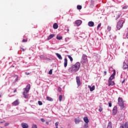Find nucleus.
Wrapping results in <instances>:
<instances>
[{"mask_svg":"<svg viewBox=\"0 0 128 128\" xmlns=\"http://www.w3.org/2000/svg\"><path fill=\"white\" fill-rule=\"evenodd\" d=\"M80 68V63L77 62L75 64L72 65V66L69 68L68 70L70 72H76L78 71Z\"/></svg>","mask_w":128,"mask_h":128,"instance_id":"1","label":"nucleus"},{"mask_svg":"<svg viewBox=\"0 0 128 128\" xmlns=\"http://www.w3.org/2000/svg\"><path fill=\"white\" fill-rule=\"evenodd\" d=\"M24 92H23V96L24 98H28V93L30 90V84H28L26 88H24Z\"/></svg>","mask_w":128,"mask_h":128,"instance_id":"2","label":"nucleus"},{"mask_svg":"<svg viewBox=\"0 0 128 128\" xmlns=\"http://www.w3.org/2000/svg\"><path fill=\"white\" fill-rule=\"evenodd\" d=\"M124 19L120 20L117 23L116 28L118 30H120L124 26Z\"/></svg>","mask_w":128,"mask_h":128,"instance_id":"3","label":"nucleus"},{"mask_svg":"<svg viewBox=\"0 0 128 128\" xmlns=\"http://www.w3.org/2000/svg\"><path fill=\"white\" fill-rule=\"evenodd\" d=\"M118 104L120 106L122 110H124V100H122V98L120 97L118 98Z\"/></svg>","mask_w":128,"mask_h":128,"instance_id":"4","label":"nucleus"},{"mask_svg":"<svg viewBox=\"0 0 128 128\" xmlns=\"http://www.w3.org/2000/svg\"><path fill=\"white\" fill-rule=\"evenodd\" d=\"M88 56H86V54H83L81 60L82 64H88Z\"/></svg>","mask_w":128,"mask_h":128,"instance_id":"5","label":"nucleus"},{"mask_svg":"<svg viewBox=\"0 0 128 128\" xmlns=\"http://www.w3.org/2000/svg\"><path fill=\"white\" fill-rule=\"evenodd\" d=\"M123 70H128V61L125 60L123 63Z\"/></svg>","mask_w":128,"mask_h":128,"instance_id":"6","label":"nucleus"},{"mask_svg":"<svg viewBox=\"0 0 128 128\" xmlns=\"http://www.w3.org/2000/svg\"><path fill=\"white\" fill-rule=\"evenodd\" d=\"M118 114V107L114 106L112 110V114L113 116H116Z\"/></svg>","mask_w":128,"mask_h":128,"instance_id":"7","label":"nucleus"},{"mask_svg":"<svg viewBox=\"0 0 128 128\" xmlns=\"http://www.w3.org/2000/svg\"><path fill=\"white\" fill-rule=\"evenodd\" d=\"M120 16H122V12H120L118 11L116 12L114 16L116 18V20H118V18H120Z\"/></svg>","mask_w":128,"mask_h":128,"instance_id":"8","label":"nucleus"},{"mask_svg":"<svg viewBox=\"0 0 128 128\" xmlns=\"http://www.w3.org/2000/svg\"><path fill=\"white\" fill-rule=\"evenodd\" d=\"M76 82L78 86H80L82 83L80 82V76H77L76 77Z\"/></svg>","mask_w":128,"mask_h":128,"instance_id":"9","label":"nucleus"},{"mask_svg":"<svg viewBox=\"0 0 128 128\" xmlns=\"http://www.w3.org/2000/svg\"><path fill=\"white\" fill-rule=\"evenodd\" d=\"M116 76V70H114V73L110 76V78H109L108 80H112L114 78V76Z\"/></svg>","mask_w":128,"mask_h":128,"instance_id":"10","label":"nucleus"},{"mask_svg":"<svg viewBox=\"0 0 128 128\" xmlns=\"http://www.w3.org/2000/svg\"><path fill=\"white\" fill-rule=\"evenodd\" d=\"M88 88L90 90V92H94L96 89V86L94 85L92 86H88Z\"/></svg>","mask_w":128,"mask_h":128,"instance_id":"11","label":"nucleus"},{"mask_svg":"<svg viewBox=\"0 0 128 128\" xmlns=\"http://www.w3.org/2000/svg\"><path fill=\"white\" fill-rule=\"evenodd\" d=\"M82 21L80 20H77L75 22L77 26H80L82 24Z\"/></svg>","mask_w":128,"mask_h":128,"instance_id":"12","label":"nucleus"},{"mask_svg":"<svg viewBox=\"0 0 128 128\" xmlns=\"http://www.w3.org/2000/svg\"><path fill=\"white\" fill-rule=\"evenodd\" d=\"M12 106H18V104H20V102H18V100H15L14 102L12 103Z\"/></svg>","mask_w":128,"mask_h":128,"instance_id":"13","label":"nucleus"},{"mask_svg":"<svg viewBox=\"0 0 128 128\" xmlns=\"http://www.w3.org/2000/svg\"><path fill=\"white\" fill-rule=\"evenodd\" d=\"M21 126H22V128H28V124L24 123V122H22L21 124Z\"/></svg>","mask_w":128,"mask_h":128,"instance_id":"14","label":"nucleus"},{"mask_svg":"<svg viewBox=\"0 0 128 128\" xmlns=\"http://www.w3.org/2000/svg\"><path fill=\"white\" fill-rule=\"evenodd\" d=\"M88 26L90 27H92L94 26V22L92 21H90L88 22Z\"/></svg>","mask_w":128,"mask_h":128,"instance_id":"15","label":"nucleus"},{"mask_svg":"<svg viewBox=\"0 0 128 128\" xmlns=\"http://www.w3.org/2000/svg\"><path fill=\"white\" fill-rule=\"evenodd\" d=\"M108 86H114V82L112 81V80H108Z\"/></svg>","mask_w":128,"mask_h":128,"instance_id":"16","label":"nucleus"},{"mask_svg":"<svg viewBox=\"0 0 128 128\" xmlns=\"http://www.w3.org/2000/svg\"><path fill=\"white\" fill-rule=\"evenodd\" d=\"M56 35L54 34H50L48 37V40H52Z\"/></svg>","mask_w":128,"mask_h":128,"instance_id":"17","label":"nucleus"},{"mask_svg":"<svg viewBox=\"0 0 128 128\" xmlns=\"http://www.w3.org/2000/svg\"><path fill=\"white\" fill-rule=\"evenodd\" d=\"M58 23H54L53 25V28L54 30H58Z\"/></svg>","mask_w":128,"mask_h":128,"instance_id":"18","label":"nucleus"},{"mask_svg":"<svg viewBox=\"0 0 128 128\" xmlns=\"http://www.w3.org/2000/svg\"><path fill=\"white\" fill-rule=\"evenodd\" d=\"M64 68L68 66V59L66 58L64 59Z\"/></svg>","mask_w":128,"mask_h":128,"instance_id":"19","label":"nucleus"},{"mask_svg":"<svg viewBox=\"0 0 128 128\" xmlns=\"http://www.w3.org/2000/svg\"><path fill=\"white\" fill-rule=\"evenodd\" d=\"M56 56L59 60H62V56L60 54L56 53Z\"/></svg>","mask_w":128,"mask_h":128,"instance_id":"20","label":"nucleus"},{"mask_svg":"<svg viewBox=\"0 0 128 128\" xmlns=\"http://www.w3.org/2000/svg\"><path fill=\"white\" fill-rule=\"evenodd\" d=\"M84 122H86V124H88V117L86 116L84 117Z\"/></svg>","mask_w":128,"mask_h":128,"instance_id":"21","label":"nucleus"},{"mask_svg":"<svg viewBox=\"0 0 128 128\" xmlns=\"http://www.w3.org/2000/svg\"><path fill=\"white\" fill-rule=\"evenodd\" d=\"M124 126V128H128V122H126L124 124H122L121 126Z\"/></svg>","mask_w":128,"mask_h":128,"instance_id":"22","label":"nucleus"},{"mask_svg":"<svg viewBox=\"0 0 128 128\" xmlns=\"http://www.w3.org/2000/svg\"><path fill=\"white\" fill-rule=\"evenodd\" d=\"M46 100H49V102H52V100H52V98L50 96H47Z\"/></svg>","mask_w":128,"mask_h":128,"instance_id":"23","label":"nucleus"},{"mask_svg":"<svg viewBox=\"0 0 128 128\" xmlns=\"http://www.w3.org/2000/svg\"><path fill=\"white\" fill-rule=\"evenodd\" d=\"M107 128H112V122H108Z\"/></svg>","mask_w":128,"mask_h":128,"instance_id":"24","label":"nucleus"},{"mask_svg":"<svg viewBox=\"0 0 128 128\" xmlns=\"http://www.w3.org/2000/svg\"><path fill=\"white\" fill-rule=\"evenodd\" d=\"M67 56L68 58L70 60V62H72L74 60V59L72 58V57L70 55H68Z\"/></svg>","mask_w":128,"mask_h":128,"instance_id":"25","label":"nucleus"},{"mask_svg":"<svg viewBox=\"0 0 128 128\" xmlns=\"http://www.w3.org/2000/svg\"><path fill=\"white\" fill-rule=\"evenodd\" d=\"M56 39L58 40H62V36H57Z\"/></svg>","mask_w":128,"mask_h":128,"instance_id":"26","label":"nucleus"},{"mask_svg":"<svg viewBox=\"0 0 128 128\" xmlns=\"http://www.w3.org/2000/svg\"><path fill=\"white\" fill-rule=\"evenodd\" d=\"M74 122H75V123H76V124H78L79 122H80V120H78V119L76 118V119L74 120Z\"/></svg>","mask_w":128,"mask_h":128,"instance_id":"27","label":"nucleus"},{"mask_svg":"<svg viewBox=\"0 0 128 128\" xmlns=\"http://www.w3.org/2000/svg\"><path fill=\"white\" fill-rule=\"evenodd\" d=\"M107 30L108 32H110V30H112V27L110 26H108L107 28Z\"/></svg>","mask_w":128,"mask_h":128,"instance_id":"28","label":"nucleus"},{"mask_svg":"<svg viewBox=\"0 0 128 128\" xmlns=\"http://www.w3.org/2000/svg\"><path fill=\"white\" fill-rule=\"evenodd\" d=\"M62 95H60L59 96V100L60 102H62Z\"/></svg>","mask_w":128,"mask_h":128,"instance_id":"29","label":"nucleus"},{"mask_svg":"<svg viewBox=\"0 0 128 128\" xmlns=\"http://www.w3.org/2000/svg\"><path fill=\"white\" fill-rule=\"evenodd\" d=\"M14 78H16L15 79V82H18V76L16 75L14 76Z\"/></svg>","mask_w":128,"mask_h":128,"instance_id":"30","label":"nucleus"},{"mask_svg":"<svg viewBox=\"0 0 128 128\" xmlns=\"http://www.w3.org/2000/svg\"><path fill=\"white\" fill-rule=\"evenodd\" d=\"M88 123H86L84 125V128H88Z\"/></svg>","mask_w":128,"mask_h":128,"instance_id":"31","label":"nucleus"},{"mask_svg":"<svg viewBox=\"0 0 128 128\" xmlns=\"http://www.w3.org/2000/svg\"><path fill=\"white\" fill-rule=\"evenodd\" d=\"M77 8L78 10H82V6L80 5L77 6Z\"/></svg>","mask_w":128,"mask_h":128,"instance_id":"32","label":"nucleus"},{"mask_svg":"<svg viewBox=\"0 0 128 128\" xmlns=\"http://www.w3.org/2000/svg\"><path fill=\"white\" fill-rule=\"evenodd\" d=\"M102 26V24H99L97 26V30H98V29L100 28V26Z\"/></svg>","mask_w":128,"mask_h":128,"instance_id":"33","label":"nucleus"},{"mask_svg":"<svg viewBox=\"0 0 128 128\" xmlns=\"http://www.w3.org/2000/svg\"><path fill=\"white\" fill-rule=\"evenodd\" d=\"M38 104H39V106H42V102L41 101H38Z\"/></svg>","mask_w":128,"mask_h":128,"instance_id":"34","label":"nucleus"},{"mask_svg":"<svg viewBox=\"0 0 128 128\" xmlns=\"http://www.w3.org/2000/svg\"><path fill=\"white\" fill-rule=\"evenodd\" d=\"M128 8V6H124L122 8V10H126Z\"/></svg>","mask_w":128,"mask_h":128,"instance_id":"35","label":"nucleus"},{"mask_svg":"<svg viewBox=\"0 0 128 128\" xmlns=\"http://www.w3.org/2000/svg\"><path fill=\"white\" fill-rule=\"evenodd\" d=\"M32 128H38V126H36V124H33L32 126Z\"/></svg>","mask_w":128,"mask_h":128,"instance_id":"36","label":"nucleus"},{"mask_svg":"<svg viewBox=\"0 0 128 128\" xmlns=\"http://www.w3.org/2000/svg\"><path fill=\"white\" fill-rule=\"evenodd\" d=\"M49 74H52V70H50L48 72Z\"/></svg>","mask_w":128,"mask_h":128,"instance_id":"37","label":"nucleus"},{"mask_svg":"<svg viewBox=\"0 0 128 128\" xmlns=\"http://www.w3.org/2000/svg\"><path fill=\"white\" fill-rule=\"evenodd\" d=\"M98 111L100 112H102V108L100 106V108L98 110Z\"/></svg>","mask_w":128,"mask_h":128,"instance_id":"38","label":"nucleus"},{"mask_svg":"<svg viewBox=\"0 0 128 128\" xmlns=\"http://www.w3.org/2000/svg\"><path fill=\"white\" fill-rule=\"evenodd\" d=\"M22 42H28V39H23Z\"/></svg>","mask_w":128,"mask_h":128,"instance_id":"39","label":"nucleus"},{"mask_svg":"<svg viewBox=\"0 0 128 128\" xmlns=\"http://www.w3.org/2000/svg\"><path fill=\"white\" fill-rule=\"evenodd\" d=\"M10 124V123L9 122H6L5 124H4V126H8Z\"/></svg>","mask_w":128,"mask_h":128,"instance_id":"40","label":"nucleus"},{"mask_svg":"<svg viewBox=\"0 0 128 128\" xmlns=\"http://www.w3.org/2000/svg\"><path fill=\"white\" fill-rule=\"evenodd\" d=\"M58 92H62V88H58Z\"/></svg>","mask_w":128,"mask_h":128,"instance_id":"41","label":"nucleus"},{"mask_svg":"<svg viewBox=\"0 0 128 128\" xmlns=\"http://www.w3.org/2000/svg\"><path fill=\"white\" fill-rule=\"evenodd\" d=\"M40 120L41 122H46V120L44 118H41Z\"/></svg>","mask_w":128,"mask_h":128,"instance_id":"42","label":"nucleus"},{"mask_svg":"<svg viewBox=\"0 0 128 128\" xmlns=\"http://www.w3.org/2000/svg\"><path fill=\"white\" fill-rule=\"evenodd\" d=\"M108 106H110V108H112V102H108Z\"/></svg>","mask_w":128,"mask_h":128,"instance_id":"43","label":"nucleus"},{"mask_svg":"<svg viewBox=\"0 0 128 128\" xmlns=\"http://www.w3.org/2000/svg\"><path fill=\"white\" fill-rule=\"evenodd\" d=\"M55 126L56 128V126H58V122H56V124H55Z\"/></svg>","mask_w":128,"mask_h":128,"instance_id":"44","label":"nucleus"},{"mask_svg":"<svg viewBox=\"0 0 128 128\" xmlns=\"http://www.w3.org/2000/svg\"><path fill=\"white\" fill-rule=\"evenodd\" d=\"M127 30H128V32H127V34H126V38H128V28H127Z\"/></svg>","mask_w":128,"mask_h":128,"instance_id":"45","label":"nucleus"},{"mask_svg":"<svg viewBox=\"0 0 128 128\" xmlns=\"http://www.w3.org/2000/svg\"><path fill=\"white\" fill-rule=\"evenodd\" d=\"M120 128H124V125H120Z\"/></svg>","mask_w":128,"mask_h":128,"instance_id":"46","label":"nucleus"},{"mask_svg":"<svg viewBox=\"0 0 128 128\" xmlns=\"http://www.w3.org/2000/svg\"><path fill=\"white\" fill-rule=\"evenodd\" d=\"M25 74H26L27 76H28V74H30V72H26Z\"/></svg>","mask_w":128,"mask_h":128,"instance_id":"47","label":"nucleus"},{"mask_svg":"<svg viewBox=\"0 0 128 128\" xmlns=\"http://www.w3.org/2000/svg\"><path fill=\"white\" fill-rule=\"evenodd\" d=\"M21 50H22L23 52H24V50H24V49L23 48H21Z\"/></svg>","mask_w":128,"mask_h":128,"instance_id":"48","label":"nucleus"},{"mask_svg":"<svg viewBox=\"0 0 128 128\" xmlns=\"http://www.w3.org/2000/svg\"><path fill=\"white\" fill-rule=\"evenodd\" d=\"M104 76L106 75V71L104 72Z\"/></svg>","mask_w":128,"mask_h":128,"instance_id":"49","label":"nucleus"},{"mask_svg":"<svg viewBox=\"0 0 128 128\" xmlns=\"http://www.w3.org/2000/svg\"><path fill=\"white\" fill-rule=\"evenodd\" d=\"M14 92H16V89L14 91Z\"/></svg>","mask_w":128,"mask_h":128,"instance_id":"50","label":"nucleus"},{"mask_svg":"<svg viewBox=\"0 0 128 128\" xmlns=\"http://www.w3.org/2000/svg\"><path fill=\"white\" fill-rule=\"evenodd\" d=\"M124 82H125V80H124L122 82V84H124Z\"/></svg>","mask_w":128,"mask_h":128,"instance_id":"51","label":"nucleus"},{"mask_svg":"<svg viewBox=\"0 0 128 128\" xmlns=\"http://www.w3.org/2000/svg\"><path fill=\"white\" fill-rule=\"evenodd\" d=\"M66 30H67V32H70V29H69V28H68V29Z\"/></svg>","mask_w":128,"mask_h":128,"instance_id":"52","label":"nucleus"},{"mask_svg":"<svg viewBox=\"0 0 128 128\" xmlns=\"http://www.w3.org/2000/svg\"><path fill=\"white\" fill-rule=\"evenodd\" d=\"M0 122V124H2V122Z\"/></svg>","mask_w":128,"mask_h":128,"instance_id":"53","label":"nucleus"},{"mask_svg":"<svg viewBox=\"0 0 128 128\" xmlns=\"http://www.w3.org/2000/svg\"><path fill=\"white\" fill-rule=\"evenodd\" d=\"M56 128H58V127L56 126Z\"/></svg>","mask_w":128,"mask_h":128,"instance_id":"54","label":"nucleus"}]
</instances>
